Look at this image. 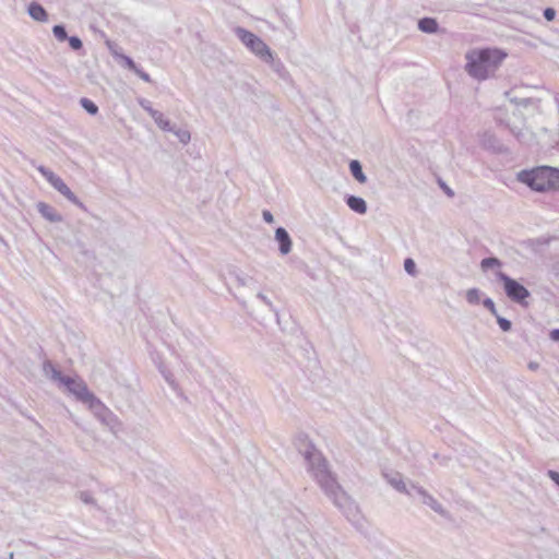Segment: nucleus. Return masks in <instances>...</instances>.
I'll list each match as a JSON object with an SVG mask.
<instances>
[{"label":"nucleus","instance_id":"obj_34","mask_svg":"<svg viewBox=\"0 0 559 559\" xmlns=\"http://www.w3.org/2000/svg\"><path fill=\"white\" fill-rule=\"evenodd\" d=\"M219 381H221V385L219 386L223 390H227V389L233 386V379L229 376H227V374H223V377H222V379H219Z\"/></svg>","mask_w":559,"mask_h":559},{"label":"nucleus","instance_id":"obj_13","mask_svg":"<svg viewBox=\"0 0 559 559\" xmlns=\"http://www.w3.org/2000/svg\"><path fill=\"white\" fill-rule=\"evenodd\" d=\"M27 13L36 22L46 23L49 20V15L46 9L36 1H33L28 4Z\"/></svg>","mask_w":559,"mask_h":559},{"label":"nucleus","instance_id":"obj_37","mask_svg":"<svg viewBox=\"0 0 559 559\" xmlns=\"http://www.w3.org/2000/svg\"><path fill=\"white\" fill-rule=\"evenodd\" d=\"M134 73L140 78L142 79L143 81L145 82H151V76L148 73L144 72L143 70H141L139 67L136 68V70L134 71Z\"/></svg>","mask_w":559,"mask_h":559},{"label":"nucleus","instance_id":"obj_2","mask_svg":"<svg viewBox=\"0 0 559 559\" xmlns=\"http://www.w3.org/2000/svg\"><path fill=\"white\" fill-rule=\"evenodd\" d=\"M506 53L496 48L473 49L466 53L467 73L476 80H486L499 68Z\"/></svg>","mask_w":559,"mask_h":559},{"label":"nucleus","instance_id":"obj_18","mask_svg":"<svg viewBox=\"0 0 559 559\" xmlns=\"http://www.w3.org/2000/svg\"><path fill=\"white\" fill-rule=\"evenodd\" d=\"M261 60L263 62L267 63L277 73H281L284 70L283 63L278 59H275L272 50H271V59L263 57Z\"/></svg>","mask_w":559,"mask_h":559},{"label":"nucleus","instance_id":"obj_20","mask_svg":"<svg viewBox=\"0 0 559 559\" xmlns=\"http://www.w3.org/2000/svg\"><path fill=\"white\" fill-rule=\"evenodd\" d=\"M80 104L92 116H95L98 112V106L86 97L81 98Z\"/></svg>","mask_w":559,"mask_h":559},{"label":"nucleus","instance_id":"obj_33","mask_svg":"<svg viewBox=\"0 0 559 559\" xmlns=\"http://www.w3.org/2000/svg\"><path fill=\"white\" fill-rule=\"evenodd\" d=\"M80 499L86 504H95V500H94L93 496L91 495V492H88V491H81Z\"/></svg>","mask_w":559,"mask_h":559},{"label":"nucleus","instance_id":"obj_1","mask_svg":"<svg viewBox=\"0 0 559 559\" xmlns=\"http://www.w3.org/2000/svg\"><path fill=\"white\" fill-rule=\"evenodd\" d=\"M304 455L308 464L309 472L312 474L324 493L347 518L354 516L357 511V506L338 485L336 478L330 472L328 462L321 452L309 444L305 450Z\"/></svg>","mask_w":559,"mask_h":559},{"label":"nucleus","instance_id":"obj_30","mask_svg":"<svg viewBox=\"0 0 559 559\" xmlns=\"http://www.w3.org/2000/svg\"><path fill=\"white\" fill-rule=\"evenodd\" d=\"M496 318H497V322H498V324H499L500 329H501L503 332H508V331H510V330H511V328H512V323H511V321H510V320H508V319H506V318H502V317H500V316H498V314L496 316Z\"/></svg>","mask_w":559,"mask_h":559},{"label":"nucleus","instance_id":"obj_22","mask_svg":"<svg viewBox=\"0 0 559 559\" xmlns=\"http://www.w3.org/2000/svg\"><path fill=\"white\" fill-rule=\"evenodd\" d=\"M499 266H501V261L495 257L485 258L480 262V267L484 271H486L488 269H492V267H499Z\"/></svg>","mask_w":559,"mask_h":559},{"label":"nucleus","instance_id":"obj_11","mask_svg":"<svg viewBox=\"0 0 559 559\" xmlns=\"http://www.w3.org/2000/svg\"><path fill=\"white\" fill-rule=\"evenodd\" d=\"M36 207H37L38 212L40 213V215L50 223H60L63 219L62 215L59 214L53 206H51L45 202H41V201L38 202L36 204Z\"/></svg>","mask_w":559,"mask_h":559},{"label":"nucleus","instance_id":"obj_38","mask_svg":"<svg viewBox=\"0 0 559 559\" xmlns=\"http://www.w3.org/2000/svg\"><path fill=\"white\" fill-rule=\"evenodd\" d=\"M548 477L559 487V473L552 469L547 472Z\"/></svg>","mask_w":559,"mask_h":559},{"label":"nucleus","instance_id":"obj_24","mask_svg":"<svg viewBox=\"0 0 559 559\" xmlns=\"http://www.w3.org/2000/svg\"><path fill=\"white\" fill-rule=\"evenodd\" d=\"M177 138L178 140L183 143V144H187L189 141H190V132L186 129H181V128H176L175 127V131H171Z\"/></svg>","mask_w":559,"mask_h":559},{"label":"nucleus","instance_id":"obj_27","mask_svg":"<svg viewBox=\"0 0 559 559\" xmlns=\"http://www.w3.org/2000/svg\"><path fill=\"white\" fill-rule=\"evenodd\" d=\"M236 281H237L239 286H243V287H249V286H251L255 282L253 280V277H250V276L245 275V274L236 275Z\"/></svg>","mask_w":559,"mask_h":559},{"label":"nucleus","instance_id":"obj_26","mask_svg":"<svg viewBox=\"0 0 559 559\" xmlns=\"http://www.w3.org/2000/svg\"><path fill=\"white\" fill-rule=\"evenodd\" d=\"M72 50L79 51L83 48V43L79 36H69L67 39Z\"/></svg>","mask_w":559,"mask_h":559},{"label":"nucleus","instance_id":"obj_25","mask_svg":"<svg viewBox=\"0 0 559 559\" xmlns=\"http://www.w3.org/2000/svg\"><path fill=\"white\" fill-rule=\"evenodd\" d=\"M404 269H405L407 274H409L412 276H416L417 275L416 263H415V261L413 259H411V258L405 259V261H404Z\"/></svg>","mask_w":559,"mask_h":559},{"label":"nucleus","instance_id":"obj_17","mask_svg":"<svg viewBox=\"0 0 559 559\" xmlns=\"http://www.w3.org/2000/svg\"><path fill=\"white\" fill-rule=\"evenodd\" d=\"M43 370L45 374L50 376L52 380L58 381L59 383L61 382V379L66 377L49 360L44 362Z\"/></svg>","mask_w":559,"mask_h":559},{"label":"nucleus","instance_id":"obj_29","mask_svg":"<svg viewBox=\"0 0 559 559\" xmlns=\"http://www.w3.org/2000/svg\"><path fill=\"white\" fill-rule=\"evenodd\" d=\"M158 128L163 131H175V126L171 124V122L166 119L164 116L159 119V121L156 123Z\"/></svg>","mask_w":559,"mask_h":559},{"label":"nucleus","instance_id":"obj_39","mask_svg":"<svg viewBox=\"0 0 559 559\" xmlns=\"http://www.w3.org/2000/svg\"><path fill=\"white\" fill-rule=\"evenodd\" d=\"M262 217H263V219H264L266 223H269V224L274 223V216H273V214H272L270 211H267V210H264V211L262 212Z\"/></svg>","mask_w":559,"mask_h":559},{"label":"nucleus","instance_id":"obj_45","mask_svg":"<svg viewBox=\"0 0 559 559\" xmlns=\"http://www.w3.org/2000/svg\"><path fill=\"white\" fill-rule=\"evenodd\" d=\"M304 442H306V443H305V448H304V449H299V452H300L301 454H304V453H305V450L307 449V447H308L309 444H310V445H312V447L316 449V447H314L312 443L307 442V439H304ZM302 456L305 457V455H302Z\"/></svg>","mask_w":559,"mask_h":559},{"label":"nucleus","instance_id":"obj_5","mask_svg":"<svg viewBox=\"0 0 559 559\" xmlns=\"http://www.w3.org/2000/svg\"><path fill=\"white\" fill-rule=\"evenodd\" d=\"M234 32L237 38L258 58L271 59L270 47L255 34L240 26L236 27Z\"/></svg>","mask_w":559,"mask_h":559},{"label":"nucleus","instance_id":"obj_41","mask_svg":"<svg viewBox=\"0 0 559 559\" xmlns=\"http://www.w3.org/2000/svg\"><path fill=\"white\" fill-rule=\"evenodd\" d=\"M150 116L153 118V120L155 121V123H157L159 121V119L164 116L160 111L154 109Z\"/></svg>","mask_w":559,"mask_h":559},{"label":"nucleus","instance_id":"obj_42","mask_svg":"<svg viewBox=\"0 0 559 559\" xmlns=\"http://www.w3.org/2000/svg\"><path fill=\"white\" fill-rule=\"evenodd\" d=\"M550 338L559 342V329H555L550 332Z\"/></svg>","mask_w":559,"mask_h":559},{"label":"nucleus","instance_id":"obj_16","mask_svg":"<svg viewBox=\"0 0 559 559\" xmlns=\"http://www.w3.org/2000/svg\"><path fill=\"white\" fill-rule=\"evenodd\" d=\"M349 170L353 177L359 182L365 183L367 181V177L362 171L361 164L354 159L349 163Z\"/></svg>","mask_w":559,"mask_h":559},{"label":"nucleus","instance_id":"obj_7","mask_svg":"<svg viewBox=\"0 0 559 559\" xmlns=\"http://www.w3.org/2000/svg\"><path fill=\"white\" fill-rule=\"evenodd\" d=\"M60 384H62L67 391L75 396V399L83 404H86L88 400L94 395L87 388V384L81 378H72L66 376L61 379Z\"/></svg>","mask_w":559,"mask_h":559},{"label":"nucleus","instance_id":"obj_10","mask_svg":"<svg viewBox=\"0 0 559 559\" xmlns=\"http://www.w3.org/2000/svg\"><path fill=\"white\" fill-rule=\"evenodd\" d=\"M275 240L278 242V250L283 255H286L292 251V238L284 227L276 228Z\"/></svg>","mask_w":559,"mask_h":559},{"label":"nucleus","instance_id":"obj_23","mask_svg":"<svg viewBox=\"0 0 559 559\" xmlns=\"http://www.w3.org/2000/svg\"><path fill=\"white\" fill-rule=\"evenodd\" d=\"M480 290L478 288H469L466 292V300L471 305H477L480 301Z\"/></svg>","mask_w":559,"mask_h":559},{"label":"nucleus","instance_id":"obj_32","mask_svg":"<svg viewBox=\"0 0 559 559\" xmlns=\"http://www.w3.org/2000/svg\"><path fill=\"white\" fill-rule=\"evenodd\" d=\"M484 307L491 312L495 317L498 314L495 302L491 298H485L483 300Z\"/></svg>","mask_w":559,"mask_h":559},{"label":"nucleus","instance_id":"obj_19","mask_svg":"<svg viewBox=\"0 0 559 559\" xmlns=\"http://www.w3.org/2000/svg\"><path fill=\"white\" fill-rule=\"evenodd\" d=\"M52 34L58 41H66L69 36L63 24H57L52 27Z\"/></svg>","mask_w":559,"mask_h":559},{"label":"nucleus","instance_id":"obj_15","mask_svg":"<svg viewBox=\"0 0 559 559\" xmlns=\"http://www.w3.org/2000/svg\"><path fill=\"white\" fill-rule=\"evenodd\" d=\"M418 28L426 34H435L439 31V24L433 17H423L418 21Z\"/></svg>","mask_w":559,"mask_h":559},{"label":"nucleus","instance_id":"obj_8","mask_svg":"<svg viewBox=\"0 0 559 559\" xmlns=\"http://www.w3.org/2000/svg\"><path fill=\"white\" fill-rule=\"evenodd\" d=\"M93 414L103 423L109 424L114 419V414L95 394L85 404Z\"/></svg>","mask_w":559,"mask_h":559},{"label":"nucleus","instance_id":"obj_14","mask_svg":"<svg viewBox=\"0 0 559 559\" xmlns=\"http://www.w3.org/2000/svg\"><path fill=\"white\" fill-rule=\"evenodd\" d=\"M346 204L352 211L358 214H365L367 212V203L360 197L348 195L346 198Z\"/></svg>","mask_w":559,"mask_h":559},{"label":"nucleus","instance_id":"obj_12","mask_svg":"<svg viewBox=\"0 0 559 559\" xmlns=\"http://www.w3.org/2000/svg\"><path fill=\"white\" fill-rule=\"evenodd\" d=\"M386 481L399 492L406 493L412 496V491L407 488L406 484L403 480V477L397 472L386 473L384 474Z\"/></svg>","mask_w":559,"mask_h":559},{"label":"nucleus","instance_id":"obj_28","mask_svg":"<svg viewBox=\"0 0 559 559\" xmlns=\"http://www.w3.org/2000/svg\"><path fill=\"white\" fill-rule=\"evenodd\" d=\"M119 59L123 62V66L128 68L130 71L134 72L136 70V63L129 56L122 53L119 56Z\"/></svg>","mask_w":559,"mask_h":559},{"label":"nucleus","instance_id":"obj_46","mask_svg":"<svg viewBox=\"0 0 559 559\" xmlns=\"http://www.w3.org/2000/svg\"><path fill=\"white\" fill-rule=\"evenodd\" d=\"M79 247L82 249V251L85 253L83 243H79Z\"/></svg>","mask_w":559,"mask_h":559},{"label":"nucleus","instance_id":"obj_21","mask_svg":"<svg viewBox=\"0 0 559 559\" xmlns=\"http://www.w3.org/2000/svg\"><path fill=\"white\" fill-rule=\"evenodd\" d=\"M158 370H159V372L163 374V377H164V379L167 381V383H168L173 389H176V388H177V384H176V381H175L174 374H173L168 369H166V367H165L163 364H159V365H158Z\"/></svg>","mask_w":559,"mask_h":559},{"label":"nucleus","instance_id":"obj_6","mask_svg":"<svg viewBox=\"0 0 559 559\" xmlns=\"http://www.w3.org/2000/svg\"><path fill=\"white\" fill-rule=\"evenodd\" d=\"M37 169L46 178V180L68 201H70L81 210L86 211L85 205L76 198V195L71 191V189L59 176H57L52 170L43 165H40Z\"/></svg>","mask_w":559,"mask_h":559},{"label":"nucleus","instance_id":"obj_4","mask_svg":"<svg viewBox=\"0 0 559 559\" xmlns=\"http://www.w3.org/2000/svg\"><path fill=\"white\" fill-rule=\"evenodd\" d=\"M496 276L503 284L504 294L511 301L525 307L528 305L526 299L531 297V293L526 287L501 271Z\"/></svg>","mask_w":559,"mask_h":559},{"label":"nucleus","instance_id":"obj_40","mask_svg":"<svg viewBox=\"0 0 559 559\" xmlns=\"http://www.w3.org/2000/svg\"><path fill=\"white\" fill-rule=\"evenodd\" d=\"M107 46H108V48H109L110 52L112 53V56H114V57H116V58H119V56H120L121 53H119V52L116 50L117 45H116V44H112L111 41H107Z\"/></svg>","mask_w":559,"mask_h":559},{"label":"nucleus","instance_id":"obj_43","mask_svg":"<svg viewBox=\"0 0 559 559\" xmlns=\"http://www.w3.org/2000/svg\"><path fill=\"white\" fill-rule=\"evenodd\" d=\"M528 369L532 371H535L539 368V364L536 361H530L527 365Z\"/></svg>","mask_w":559,"mask_h":559},{"label":"nucleus","instance_id":"obj_36","mask_svg":"<svg viewBox=\"0 0 559 559\" xmlns=\"http://www.w3.org/2000/svg\"><path fill=\"white\" fill-rule=\"evenodd\" d=\"M543 14L547 21H552L556 17V11L552 8H546Z\"/></svg>","mask_w":559,"mask_h":559},{"label":"nucleus","instance_id":"obj_9","mask_svg":"<svg viewBox=\"0 0 559 559\" xmlns=\"http://www.w3.org/2000/svg\"><path fill=\"white\" fill-rule=\"evenodd\" d=\"M411 489L419 495L423 499V503L430 507L436 513L447 516L448 512L444 510L442 504L437 501L431 495L427 492L423 487L416 486L414 484L411 485Z\"/></svg>","mask_w":559,"mask_h":559},{"label":"nucleus","instance_id":"obj_35","mask_svg":"<svg viewBox=\"0 0 559 559\" xmlns=\"http://www.w3.org/2000/svg\"><path fill=\"white\" fill-rule=\"evenodd\" d=\"M139 105L141 106L142 109H144L148 115L154 110V108L152 107V104L148 99H145V98H141L139 99Z\"/></svg>","mask_w":559,"mask_h":559},{"label":"nucleus","instance_id":"obj_31","mask_svg":"<svg viewBox=\"0 0 559 559\" xmlns=\"http://www.w3.org/2000/svg\"><path fill=\"white\" fill-rule=\"evenodd\" d=\"M257 297L273 312H276V309L273 305V302L270 300L269 297H266L264 294L262 293H258L257 294Z\"/></svg>","mask_w":559,"mask_h":559},{"label":"nucleus","instance_id":"obj_3","mask_svg":"<svg viewBox=\"0 0 559 559\" xmlns=\"http://www.w3.org/2000/svg\"><path fill=\"white\" fill-rule=\"evenodd\" d=\"M518 179L533 190L544 192L559 188V169L542 166L532 170H522L518 174Z\"/></svg>","mask_w":559,"mask_h":559},{"label":"nucleus","instance_id":"obj_44","mask_svg":"<svg viewBox=\"0 0 559 559\" xmlns=\"http://www.w3.org/2000/svg\"><path fill=\"white\" fill-rule=\"evenodd\" d=\"M441 187L443 188L444 192L448 195L453 197L454 193H453V191L449 187H447L444 183H442Z\"/></svg>","mask_w":559,"mask_h":559}]
</instances>
